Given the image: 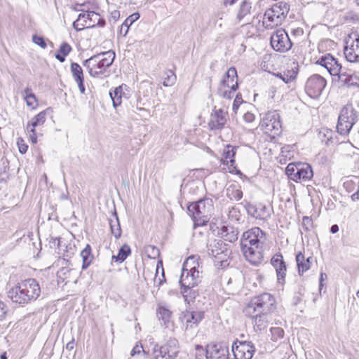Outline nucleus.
I'll return each mask as SVG.
<instances>
[{"label":"nucleus","instance_id":"obj_1","mask_svg":"<svg viewBox=\"0 0 359 359\" xmlns=\"http://www.w3.org/2000/svg\"><path fill=\"white\" fill-rule=\"evenodd\" d=\"M266 241V233L259 227H253L243 232L240 245L245 259L253 265L263 261V245Z\"/></svg>","mask_w":359,"mask_h":359},{"label":"nucleus","instance_id":"obj_2","mask_svg":"<svg viewBox=\"0 0 359 359\" xmlns=\"http://www.w3.org/2000/svg\"><path fill=\"white\" fill-rule=\"evenodd\" d=\"M41 294V287L34 278L20 281L8 292V297L13 302L25 305L36 301Z\"/></svg>","mask_w":359,"mask_h":359},{"label":"nucleus","instance_id":"obj_3","mask_svg":"<svg viewBox=\"0 0 359 359\" xmlns=\"http://www.w3.org/2000/svg\"><path fill=\"white\" fill-rule=\"evenodd\" d=\"M115 58L114 51L109 50L91 56L83 62V65L88 69L93 77H106L107 69L112 65Z\"/></svg>","mask_w":359,"mask_h":359},{"label":"nucleus","instance_id":"obj_4","mask_svg":"<svg viewBox=\"0 0 359 359\" xmlns=\"http://www.w3.org/2000/svg\"><path fill=\"white\" fill-rule=\"evenodd\" d=\"M194 257H189L184 264L182 272L180 279V284L182 287L181 292L184 297L185 301L189 302L194 299V295H191L192 288L200 282L199 271L196 269V266H191L187 269L189 262L194 260Z\"/></svg>","mask_w":359,"mask_h":359},{"label":"nucleus","instance_id":"obj_5","mask_svg":"<svg viewBox=\"0 0 359 359\" xmlns=\"http://www.w3.org/2000/svg\"><path fill=\"white\" fill-rule=\"evenodd\" d=\"M187 210L197 225H205L213 210V201L211 198H205L190 203Z\"/></svg>","mask_w":359,"mask_h":359},{"label":"nucleus","instance_id":"obj_6","mask_svg":"<svg viewBox=\"0 0 359 359\" xmlns=\"http://www.w3.org/2000/svg\"><path fill=\"white\" fill-rule=\"evenodd\" d=\"M274 297L267 292L261 294L252 299L245 309V315L255 313H273L276 309Z\"/></svg>","mask_w":359,"mask_h":359},{"label":"nucleus","instance_id":"obj_7","mask_svg":"<svg viewBox=\"0 0 359 359\" xmlns=\"http://www.w3.org/2000/svg\"><path fill=\"white\" fill-rule=\"evenodd\" d=\"M356 105L358 109L353 104H347L341 109L337 126V131L341 135L349 133L359 118V102Z\"/></svg>","mask_w":359,"mask_h":359},{"label":"nucleus","instance_id":"obj_8","mask_svg":"<svg viewBox=\"0 0 359 359\" xmlns=\"http://www.w3.org/2000/svg\"><path fill=\"white\" fill-rule=\"evenodd\" d=\"M207 248L208 255L214 258L215 266L225 268L229 264V259L231 251L228 244L222 240L214 239L207 245Z\"/></svg>","mask_w":359,"mask_h":359},{"label":"nucleus","instance_id":"obj_9","mask_svg":"<svg viewBox=\"0 0 359 359\" xmlns=\"http://www.w3.org/2000/svg\"><path fill=\"white\" fill-rule=\"evenodd\" d=\"M288 178L295 182H306L313 176L310 164L303 162L290 163L285 169Z\"/></svg>","mask_w":359,"mask_h":359},{"label":"nucleus","instance_id":"obj_10","mask_svg":"<svg viewBox=\"0 0 359 359\" xmlns=\"http://www.w3.org/2000/svg\"><path fill=\"white\" fill-rule=\"evenodd\" d=\"M290 11V5L285 1H279L274 4L264 13V19L271 27L278 26L285 20Z\"/></svg>","mask_w":359,"mask_h":359},{"label":"nucleus","instance_id":"obj_11","mask_svg":"<svg viewBox=\"0 0 359 359\" xmlns=\"http://www.w3.org/2000/svg\"><path fill=\"white\" fill-rule=\"evenodd\" d=\"M105 25V20L97 13L86 11L79 15L78 18L73 22V27L79 32L85 28H93L96 26L102 27Z\"/></svg>","mask_w":359,"mask_h":359},{"label":"nucleus","instance_id":"obj_12","mask_svg":"<svg viewBox=\"0 0 359 359\" xmlns=\"http://www.w3.org/2000/svg\"><path fill=\"white\" fill-rule=\"evenodd\" d=\"M260 129L271 136L279 135L282 131L280 115L276 111H268L259 123Z\"/></svg>","mask_w":359,"mask_h":359},{"label":"nucleus","instance_id":"obj_13","mask_svg":"<svg viewBox=\"0 0 359 359\" xmlns=\"http://www.w3.org/2000/svg\"><path fill=\"white\" fill-rule=\"evenodd\" d=\"M326 84L327 81L323 76L313 74L306 82L305 91L309 97L316 99L321 95Z\"/></svg>","mask_w":359,"mask_h":359},{"label":"nucleus","instance_id":"obj_14","mask_svg":"<svg viewBox=\"0 0 359 359\" xmlns=\"http://www.w3.org/2000/svg\"><path fill=\"white\" fill-rule=\"evenodd\" d=\"M231 350L235 359H252L256 349L252 341L236 339L232 344Z\"/></svg>","mask_w":359,"mask_h":359},{"label":"nucleus","instance_id":"obj_15","mask_svg":"<svg viewBox=\"0 0 359 359\" xmlns=\"http://www.w3.org/2000/svg\"><path fill=\"white\" fill-rule=\"evenodd\" d=\"M271 47L278 52L285 53L288 51L292 43L287 33L284 29L276 30L270 38Z\"/></svg>","mask_w":359,"mask_h":359},{"label":"nucleus","instance_id":"obj_16","mask_svg":"<svg viewBox=\"0 0 359 359\" xmlns=\"http://www.w3.org/2000/svg\"><path fill=\"white\" fill-rule=\"evenodd\" d=\"M208 359L229 358V345L225 342H212L208 344Z\"/></svg>","mask_w":359,"mask_h":359},{"label":"nucleus","instance_id":"obj_17","mask_svg":"<svg viewBox=\"0 0 359 359\" xmlns=\"http://www.w3.org/2000/svg\"><path fill=\"white\" fill-rule=\"evenodd\" d=\"M248 214L257 219L267 220L271 217L273 209L259 203L257 204L248 203L245 206Z\"/></svg>","mask_w":359,"mask_h":359},{"label":"nucleus","instance_id":"obj_18","mask_svg":"<svg viewBox=\"0 0 359 359\" xmlns=\"http://www.w3.org/2000/svg\"><path fill=\"white\" fill-rule=\"evenodd\" d=\"M316 63L325 67L332 76H338L342 71L341 65L330 54L322 56Z\"/></svg>","mask_w":359,"mask_h":359},{"label":"nucleus","instance_id":"obj_19","mask_svg":"<svg viewBox=\"0 0 359 359\" xmlns=\"http://www.w3.org/2000/svg\"><path fill=\"white\" fill-rule=\"evenodd\" d=\"M246 316L252 319L253 328L256 332H262L266 330L272 320L271 313H255Z\"/></svg>","mask_w":359,"mask_h":359},{"label":"nucleus","instance_id":"obj_20","mask_svg":"<svg viewBox=\"0 0 359 359\" xmlns=\"http://www.w3.org/2000/svg\"><path fill=\"white\" fill-rule=\"evenodd\" d=\"M228 114L222 109H214L210 114L208 127L210 130H222L227 121Z\"/></svg>","mask_w":359,"mask_h":359},{"label":"nucleus","instance_id":"obj_21","mask_svg":"<svg viewBox=\"0 0 359 359\" xmlns=\"http://www.w3.org/2000/svg\"><path fill=\"white\" fill-rule=\"evenodd\" d=\"M204 318V312L202 311H186L181 316L182 321L185 324V329L193 328L198 326Z\"/></svg>","mask_w":359,"mask_h":359},{"label":"nucleus","instance_id":"obj_22","mask_svg":"<svg viewBox=\"0 0 359 359\" xmlns=\"http://www.w3.org/2000/svg\"><path fill=\"white\" fill-rule=\"evenodd\" d=\"M271 265L275 268L278 283L283 285L285 281L287 267L280 253L274 255L271 259Z\"/></svg>","mask_w":359,"mask_h":359},{"label":"nucleus","instance_id":"obj_23","mask_svg":"<svg viewBox=\"0 0 359 359\" xmlns=\"http://www.w3.org/2000/svg\"><path fill=\"white\" fill-rule=\"evenodd\" d=\"M237 147H233L232 145L228 144L226 146L225 149L223 151V163L229 165V172L231 173H240L239 170H236V161H235V155L236 152Z\"/></svg>","mask_w":359,"mask_h":359},{"label":"nucleus","instance_id":"obj_24","mask_svg":"<svg viewBox=\"0 0 359 359\" xmlns=\"http://www.w3.org/2000/svg\"><path fill=\"white\" fill-rule=\"evenodd\" d=\"M237 71L235 67H230L220 82L221 86H226L236 91L238 88Z\"/></svg>","mask_w":359,"mask_h":359},{"label":"nucleus","instance_id":"obj_25","mask_svg":"<svg viewBox=\"0 0 359 359\" xmlns=\"http://www.w3.org/2000/svg\"><path fill=\"white\" fill-rule=\"evenodd\" d=\"M344 53L347 61L359 62V36L353 41L350 46H346L344 48Z\"/></svg>","mask_w":359,"mask_h":359},{"label":"nucleus","instance_id":"obj_26","mask_svg":"<svg viewBox=\"0 0 359 359\" xmlns=\"http://www.w3.org/2000/svg\"><path fill=\"white\" fill-rule=\"evenodd\" d=\"M70 69L72 76L78 84L79 91L81 93L85 94L84 76L81 67L76 62H72Z\"/></svg>","mask_w":359,"mask_h":359},{"label":"nucleus","instance_id":"obj_27","mask_svg":"<svg viewBox=\"0 0 359 359\" xmlns=\"http://www.w3.org/2000/svg\"><path fill=\"white\" fill-rule=\"evenodd\" d=\"M160 346L166 352L167 356L170 359L175 358L180 352L179 342L175 338L168 339L165 344Z\"/></svg>","mask_w":359,"mask_h":359},{"label":"nucleus","instance_id":"obj_28","mask_svg":"<svg viewBox=\"0 0 359 359\" xmlns=\"http://www.w3.org/2000/svg\"><path fill=\"white\" fill-rule=\"evenodd\" d=\"M219 233L225 241L233 243L238 238L239 231L233 226L226 225L221 228Z\"/></svg>","mask_w":359,"mask_h":359},{"label":"nucleus","instance_id":"obj_29","mask_svg":"<svg viewBox=\"0 0 359 359\" xmlns=\"http://www.w3.org/2000/svg\"><path fill=\"white\" fill-rule=\"evenodd\" d=\"M339 82L343 86L351 87L359 86V79L353 74H347L343 70L338 75Z\"/></svg>","mask_w":359,"mask_h":359},{"label":"nucleus","instance_id":"obj_30","mask_svg":"<svg viewBox=\"0 0 359 359\" xmlns=\"http://www.w3.org/2000/svg\"><path fill=\"white\" fill-rule=\"evenodd\" d=\"M312 261V257H309L305 259L304 254L302 252H299L296 255V262L299 275H302L304 272L310 269Z\"/></svg>","mask_w":359,"mask_h":359},{"label":"nucleus","instance_id":"obj_31","mask_svg":"<svg viewBox=\"0 0 359 359\" xmlns=\"http://www.w3.org/2000/svg\"><path fill=\"white\" fill-rule=\"evenodd\" d=\"M156 315L158 320L162 321L163 325L168 327L171 322L172 312L164 306H159L156 311Z\"/></svg>","mask_w":359,"mask_h":359},{"label":"nucleus","instance_id":"obj_32","mask_svg":"<svg viewBox=\"0 0 359 359\" xmlns=\"http://www.w3.org/2000/svg\"><path fill=\"white\" fill-rule=\"evenodd\" d=\"M298 73V67H292L290 69H287L283 72L275 73L274 75L283 80L285 83L293 81L297 77Z\"/></svg>","mask_w":359,"mask_h":359},{"label":"nucleus","instance_id":"obj_33","mask_svg":"<svg viewBox=\"0 0 359 359\" xmlns=\"http://www.w3.org/2000/svg\"><path fill=\"white\" fill-rule=\"evenodd\" d=\"M113 215L114 219H109L110 229L111 234L115 237V238L118 239L121 236L122 231L118 215L116 211L114 212Z\"/></svg>","mask_w":359,"mask_h":359},{"label":"nucleus","instance_id":"obj_34","mask_svg":"<svg viewBox=\"0 0 359 359\" xmlns=\"http://www.w3.org/2000/svg\"><path fill=\"white\" fill-rule=\"evenodd\" d=\"M91 247L87 244L86 248L81 251V256L83 259L82 269H86L91 264L94 259L93 255L91 254Z\"/></svg>","mask_w":359,"mask_h":359},{"label":"nucleus","instance_id":"obj_35","mask_svg":"<svg viewBox=\"0 0 359 359\" xmlns=\"http://www.w3.org/2000/svg\"><path fill=\"white\" fill-rule=\"evenodd\" d=\"M72 50V48L68 43L62 42L59 48V50L55 53V58L60 62H64L65 61L66 57L71 53Z\"/></svg>","mask_w":359,"mask_h":359},{"label":"nucleus","instance_id":"obj_36","mask_svg":"<svg viewBox=\"0 0 359 359\" xmlns=\"http://www.w3.org/2000/svg\"><path fill=\"white\" fill-rule=\"evenodd\" d=\"M251 8V3L247 0H243L240 4L236 15L238 21H241L245 16L250 15Z\"/></svg>","mask_w":359,"mask_h":359},{"label":"nucleus","instance_id":"obj_37","mask_svg":"<svg viewBox=\"0 0 359 359\" xmlns=\"http://www.w3.org/2000/svg\"><path fill=\"white\" fill-rule=\"evenodd\" d=\"M131 249L128 244L123 245L118 250L117 255H113L111 259L119 263L124 262L130 255Z\"/></svg>","mask_w":359,"mask_h":359},{"label":"nucleus","instance_id":"obj_38","mask_svg":"<svg viewBox=\"0 0 359 359\" xmlns=\"http://www.w3.org/2000/svg\"><path fill=\"white\" fill-rule=\"evenodd\" d=\"M48 109L43 110L34 116L32 120L28 122L27 126L35 128L37 126H42L46 120V114Z\"/></svg>","mask_w":359,"mask_h":359},{"label":"nucleus","instance_id":"obj_39","mask_svg":"<svg viewBox=\"0 0 359 359\" xmlns=\"http://www.w3.org/2000/svg\"><path fill=\"white\" fill-rule=\"evenodd\" d=\"M122 95L123 88L121 86L115 88L114 90L109 91V96L112 100L114 108H116L121 104Z\"/></svg>","mask_w":359,"mask_h":359},{"label":"nucleus","instance_id":"obj_40","mask_svg":"<svg viewBox=\"0 0 359 359\" xmlns=\"http://www.w3.org/2000/svg\"><path fill=\"white\" fill-rule=\"evenodd\" d=\"M226 196L231 201H240L243 197V191L235 185L229 186L226 190Z\"/></svg>","mask_w":359,"mask_h":359},{"label":"nucleus","instance_id":"obj_41","mask_svg":"<svg viewBox=\"0 0 359 359\" xmlns=\"http://www.w3.org/2000/svg\"><path fill=\"white\" fill-rule=\"evenodd\" d=\"M165 75L166 76L164 78L163 85L165 87L173 86L177 79L175 73L172 70H167L165 72Z\"/></svg>","mask_w":359,"mask_h":359},{"label":"nucleus","instance_id":"obj_42","mask_svg":"<svg viewBox=\"0 0 359 359\" xmlns=\"http://www.w3.org/2000/svg\"><path fill=\"white\" fill-rule=\"evenodd\" d=\"M152 355L154 359H170L167 356L166 352L161 348L159 344H156L152 351Z\"/></svg>","mask_w":359,"mask_h":359},{"label":"nucleus","instance_id":"obj_43","mask_svg":"<svg viewBox=\"0 0 359 359\" xmlns=\"http://www.w3.org/2000/svg\"><path fill=\"white\" fill-rule=\"evenodd\" d=\"M195 351L196 359H208V345L205 348L201 345H196Z\"/></svg>","mask_w":359,"mask_h":359},{"label":"nucleus","instance_id":"obj_44","mask_svg":"<svg viewBox=\"0 0 359 359\" xmlns=\"http://www.w3.org/2000/svg\"><path fill=\"white\" fill-rule=\"evenodd\" d=\"M2 167L0 168V182H6V179L8 178V162L2 158L1 160Z\"/></svg>","mask_w":359,"mask_h":359},{"label":"nucleus","instance_id":"obj_45","mask_svg":"<svg viewBox=\"0 0 359 359\" xmlns=\"http://www.w3.org/2000/svg\"><path fill=\"white\" fill-rule=\"evenodd\" d=\"M224 88H226V86H221V84H219V86L217 89V94L222 97L229 100L231 99L235 91H233L231 89L226 90L224 89Z\"/></svg>","mask_w":359,"mask_h":359},{"label":"nucleus","instance_id":"obj_46","mask_svg":"<svg viewBox=\"0 0 359 359\" xmlns=\"http://www.w3.org/2000/svg\"><path fill=\"white\" fill-rule=\"evenodd\" d=\"M271 339L274 341H278L284 336V330L281 327H271Z\"/></svg>","mask_w":359,"mask_h":359},{"label":"nucleus","instance_id":"obj_47","mask_svg":"<svg viewBox=\"0 0 359 359\" xmlns=\"http://www.w3.org/2000/svg\"><path fill=\"white\" fill-rule=\"evenodd\" d=\"M71 271H72V269H69L68 267H66V266L62 267L57 272V276L59 280H60L63 282L66 279L69 278Z\"/></svg>","mask_w":359,"mask_h":359},{"label":"nucleus","instance_id":"obj_48","mask_svg":"<svg viewBox=\"0 0 359 359\" xmlns=\"http://www.w3.org/2000/svg\"><path fill=\"white\" fill-rule=\"evenodd\" d=\"M25 100L26 101L27 105L28 107L34 109L37 106V99L36 95L33 93H29L25 95Z\"/></svg>","mask_w":359,"mask_h":359},{"label":"nucleus","instance_id":"obj_49","mask_svg":"<svg viewBox=\"0 0 359 359\" xmlns=\"http://www.w3.org/2000/svg\"><path fill=\"white\" fill-rule=\"evenodd\" d=\"M32 41L35 44L39 46L42 48H45L46 47V43L42 36L34 34L32 36Z\"/></svg>","mask_w":359,"mask_h":359},{"label":"nucleus","instance_id":"obj_50","mask_svg":"<svg viewBox=\"0 0 359 359\" xmlns=\"http://www.w3.org/2000/svg\"><path fill=\"white\" fill-rule=\"evenodd\" d=\"M165 281L164 269H162L161 276L158 278V274H155L154 282V285L159 287Z\"/></svg>","mask_w":359,"mask_h":359},{"label":"nucleus","instance_id":"obj_51","mask_svg":"<svg viewBox=\"0 0 359 359\" xmlns=\"http://www.w3.org/2000/svg\"><path fill=\"white\" fill-rule=\"evenodd\" d=\"M243 98L241 93H238L234 99L232 109L234 112H236V111L238 109L241 104L243 103Z\"/></svg>","mask_w":359,"mask_h":359},{"label":"nucleus","instance_id":"obj_52","mask_svg":"<svg viewBox=\"0 0 359 359\" xmlns=\"http://www.w3.org/2000/svg\"><path fill=\"white\" fill-rule=\"evenodd\" d=\"M312 224H313V222L310 217H309L307 216L303 217L302 225V228L305 231H309L310 229V227L312 226Z\"/></svg>","mask_w":359,"mask_h":359},{"label":"nucleus","instance_id":"obj_53","mask_svg":"<svg viewBox=\"0 0 359 359\" xmlns=\"http://www.w3.org/2000/svg\"><path fill=\"white\" fill-rule=\"evenodd\" d=\"M27 130L29 134V138H30L31 141L34 144L36 143L37 142V136H36L35 128H33V127L31 128V127L27 126Z\"/></svg>","mask_w":359,"mask_h":359},{"label":"nucleus","instance_id":"obj_54","mask_svg":"<svg viewBox=\"0 0 359 359\" xmlns=\"http://www.w3.org/2000/svg\"><path fill=\"white\" fill-rule=\"evenodd\" d=\"M18 149L20 153L21 154H25L27 151L28 146L24 143V141L22 139H18L17 142Z\"/></svg>","mask_w":359,"mask_h":359},{"label":"nucleus","instance_id":"obj_55","mask_svg":"<svg viewBox=\"0 0 359 359\" xmlns=\"http://www.w3.org/2000/svg\"><path fill=\"white\" fill-rule=\"evenodd\" d=\"M239 213V210L237 208L232 207L229 210V217L235 218L236 220H238Z\"/></svg>","mask_w":359,"mask_h":359},{"label":"nucleus","instance_id":"obj_56","mask_svg":"<svg viewBox=\"0 0 359 359\" xmlns=\"http://www.w3.org/2000/svg\"><path fill=\"white\" fill-rule=\"evenodd\" d=\"M142 351H144L142 346L141 344H136L132 349L130 355L134 356L136 354L140 353Z\"/></svg>","mask_w":359,"mask_h":359},{"label":"nucleus","instance_id":"obj_57","mask_svg":"<svg viewBox=\"0 0 359 359\" xmlns=\"http://www.w3.org/2000/svg\"><path fill=\"white\" fill-rule=\"evenodd\" d=\"M243 118L248 123H252L255 120V115L250 112H247L244 114Z\"/></svg>","mask_w":359,"mask_h":359},{"label":"nucleus","instance_id":"obj_58","mask_svg":"<svg viewBox=\"0 0 359 359\" xmlns=\"http://www.w3.org/2000/svg\"><path fill=\"white\" fill-rule=\"evenodd\" d=\"M6 313V308L5 304L0 301V320L4 318Z\"/></svg>","mask_w":359,"mask_h":359},{"label":"nucleus","instance_id":"obj_59","mask_svg":"<svg viewBox=\"0 0 359 359\" xmlns=\"http://www.w3.org/2000/svg\"><path fill=\"white\" fill-rule=\"evenodd\" d=\"M140 15L138 13H133L130 15L126 20L129 22V25H132L135 21L139 18Z\"/></svg>","mask_w":359,"mask_h":359},{"label":"nucleus","instance_id":"obj_60","mask_svg":"<svg viewBox=\"0 0 359 359\" xmlns=\"http://www.w3.org/2000/svg\"><path fill=\"white\" fill-rule=\"evenodd\" d=\"M149 249L151 250V253L154 255L153 258H155L156 256H158L160 255V252L156 247L149 246L147 250L149 251Z\"/></svg>","mask_w":359,"mask_h":359},{"label":"nucleus","instance_id":"obj_61","mask_svg":"<svg viewBox=\"0 0 359 359\" xmlns=\"http://www.w3.org/2000/svg\"><path fill=\"white\" fill-rule=\"evenodd\" d=\"M131 25H129V22L126 19L125 21L123 22L121 25V31L123 29V28H126V31L124 33V36H126L128 33V31L129 29V27Z\"/></svg>","mask_w":359,"mask_h":359},{"label":"nucleus","instance_id":"obj_62","mask_svg":"<svg viewBox=\"0 0 359 359\" xmlns=\"http://www.w3.org/2000/svg\"><path fill=\"white\" fill-rule=\"evenodd\" d=\"M66 348L68 351H72L74 348V338L67 344Z\"/></svg>","mask_w":359,"mask_h":359},{"label":"nucleus","instance_id":"obj_63","mask_svg":"<svg viewBox=\"0 0 359 359\" xmlns=\"http://www.w3.org/2000/svg\"><path fill=\"white\" fill-rule=\"evenodd\" d=\"M238 0H224L223 5L224 6H233Z\"/></svg>","mask_w":359,"mask_h":359},{"label":"nucleus","instance_id":"obj_64","mask_svg":"<svg viewBox=\"0 0 359 359\" xmlns=\"http://www.w3.org/2000/svg\"><path fill=\"white\" fill-rule=\"evenodd\" d=\"M351 199L353 201H358L359 200V189L357 190L356 192H355L352 196H351Z\"/></svg>","mask_w":359,"mask_h":359}]
</instances>
